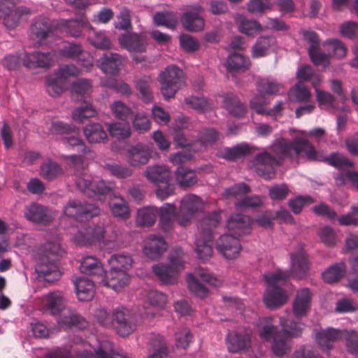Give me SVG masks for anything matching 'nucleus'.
Instances as JSON below:
<instances>
[{
  "label": "nucleus",
  "mask_w": 358,
  "mask_h": 358,
  "mask_svg": "<svg viewBox=\"0 0 358 358\" xmlns=\"http://www.w3.org/2000/svg\"><path fill=\"white\" fill-rule=\"evenodd\" d=\"M171 265L157 264L152 266V271L164 284L173 285L177 282L179 268L182 267L183 262L179 257H170Z\"/></svg>",
  "instance_id": "13"
},
{
  "label": "nucleus",
  "mask_w": 358,
  "mask_h": 358,
  "mask_svg": "<svg viewBox=\"0 0 358 358\" xmlns=\"http://www.w3.org/2000/svg\"><path fill=\"white\" fill-rule=\"evenodd\" d=\"M58 324L64 328L77 327L85 329L87 326V321L80 315L73 311H68L62 315L58 320Z\"/></svg>",
  "instance_id": "40"
},
{
  "label": "nucleus",
  "mask_w": 358,
  "mask_h": 358,
  "mask_svg": "<svg viewBox=\"0 0 358 358\" xmlns=\"http://www.w3.org/2000/svg\"><path fill=\"white\" fill-rule=\"evenodd\" d=\"M90 43L98 49L106 50L111 48V41L105 32H94L89 37Z\"/></svg>",
  "instance_id": "58"
},
{
  "label": "nucleus",
  "mask_w": 358,
  "mask_h": 358,
  "mask_svg": "<svg viewBox=\"0 0 358 358\" xmlns=\"http://www.w3.org/2000/svg\"><path fill=\"white\" fill-rule=\"evenodd\" d=\"M145 176L148 180L158 184L165 180H170L171 172L165 165H154L147 168Z\"/></svg>",
  "instance_id": "37"
},
{
  "label": "nucleus",
  "mask_w": 358,
  "mask_h": 358,
  "mask_svg": "<svg viewBox=\"0 0 358 358\" xmlns=\"http://www.w3.org/2000/svg\"><path fill=\"white\" fill-rule=\"evenodd\" d=\"M255 171L266 180H271L275 173V167L280 165L279 160L268 152H263L255 156Z\"/></svg>",
  "instance_id": "16"
},
{
  "label": "nucleus",
  "mask_w": 358,
  "mask_h": 358,
  "mask_svg": "<svg viewBox=\"0 0 358 358\" xmlns=\"http://www.w3.org/2000/svg\"><path fill=\"white\" fill-rule=\"evenodd\" d=\"M97 66L106 74L116 75L122 66V57L117 53L107 52L97 60Z\"/></svg>",
  "instance_id": "28"
},
{
  "label": "nucleus",
  "mask_w": 358,
  "mask_h": 358,
  "mask_svg": "<svg viewBox=\"0 0 358 358\" xmlns=\"http://www.w3.org/2000/svg\"><path fill=\"white\" fill-rule=\"evenodd\" d=\"M280 87V84L269 78L260 79L257 82L258 90L264 95L276 94Z\"/></svg>",
  "instance_id": "54"
},
{
  "label": "nucleus",
  "mask_w": 358,
  "mask_h": 358,
  "mask_svg": "<svg viewBox=\"0 0 358 358\" xmlns=\"http://www.w3.org/2000/svg\"><path fill=\"white\" fill-rule=\"evenodd\" d=\"M120 45L129 52H144L146 50V37L136 33L122 34L119 37Z\"/></svg>",
  "instance_id": "24"
},
{
  "label": "nucleus",
  "mask_w": 358,
  "mask_h": 358,
  "mask_svg": "<svg viewBox=\"0 0 358 358\" xmlns=\"http://www.w3.org/2000/svg\"><path fill=\"white\" fill-rule=\"evenodd\" d=\"M112 326L120 336H127L136 329V317L127 308H116L112 315Z\"/></svg>",
  "instance_id": "11"
},
{
  "label": "nucleus",
  "mask_w": 358,
  "mask_h": 358,
  "mask_svg": "<svg viewBox=\"0 0 358 358\" xmlns=\"http://www.w3.org/2000/svg\"><path fill=\"white\" fill-rule=\"evenodd\" d=\"M71 162L75 167L82 169L83 171L76 175V185L77 188L88 197L103 196L109 194L113 187L103 180L94 181L92 176L83 169V159L80 155H73L69 157Z\"/></svg>",
  "instance_id": "3"
},
{
  "label": "nucleus",
  "mask_w": 358,
  "mask_h": 358,
  "mask_svg": "<svg viewBox=\"0 0 358 358\" xmlns=\"http://www.w3.org/2000/svg\"><path fill=\"white\" fill-rule=\"evenodd\" d=\"M100 209L94 204L78 200H70L64 208V213L76 220L83 222L99 215Z\"/></svg>",
  "instance_id": "10"
},
{
  "label": "nucleus",
  "mask_w": 358,
  "mask_h": 358,
  "mask_svg": "<svg viewBox=\"0 0 358 358\" xmlns=\"http://www.w3.org/2000/svg\"><path fill=\"white\" fill-rule=\"evenodd\" d=\"M311 294L308 288H303L296 294L293 303V313L296 318L306 315L310 307Z\"/></svg>",
  "instance_id": "31"
},
{
  "label": "nucleus",
  "mask_w": 358,
  "mask_h": 358,
  "mask_svg": "<svg viewBox=\"0 0 358 358\" xmlns=\"http://www.w3.org/2000/svg\"><path fill=\"white\" fill-rule=\"evenodd\" d=\"M272 151L280 159L292 157L294 151L297 156L303 153L308 160H320L319 155L312 143L301 138H296L293 141L279 139L272 146Z\"/></svg>",
  "instance_id": "5"
},
{
  "label": "nucleus",
  "mask_w": 358,
  "mask_h": 358,
  "mask_svg": "<svg viewBox=\"0 0 358 358\" xmlns=\"http://www.w3.org/2000/svg\"><path fill=\"white\" fill-rule=\"evenodd\" d=\"M80 270L86 275L98 277L101 280L105 273L103 264L99 259L93 256L84 257L80 263Z\"/></svg>",
  "instance_id": "33"
},
{
  "label": "nucleus",
  "mask_w": 358,
  "mask_h": 358,
  "mask_svg": "<svg viewBox=\"0 0 358 358\" xmlns=\"http://www.w3.org/2000/svg\"><path fill=\"white\" fill-rule=\"evenodd\" d=\"M215 248L227 259L237 258L242 249L238 238L230 234L222 235L216 241Z\"/></svg>",
  "instance_id": "18"
},
{
  "label": "nucleus",
  "mask_w": 358,
  "mask_h": 358,
  "mask_svg": "<svg viewBox=\"0 0 358 358\" xmlns=\"http://www.w3.org/2000/svg\"><path fill=\"white\" fill-rule=\"evenodd\" d=\"M58 52V57L59 56L73 59L79 57L83 53V50L80 45L78 43H71L64 45L60 49Z\"/></svg>",
  "instance_id": "62"
},
{
  "label": "nucleus",
  "mask_w": 358,
  "mask_h": 358,
  "mask_svg": "<svg viewBox=\"0 0 358 358\" xmlns=\"http://www.w3.org/2000/svg\"><path fill=\"white\" fill-rule=\"evenodd\" d=\"M103 168L110 175L119 179L126 178L132 174L131 169L115 162L107 163L103 166Z\"/></svg>",
  "instance_id": "50"
},
{
  "label": "nucleus",
  "mask_w": 358,
  "mask_h": 358,
  "mask_svg": "<svg viewBox=\"0 0 358 358\" xmlns=\"http://www.w3.org/2000/svg\"><path fill=\"white\" fill-rule=\"evenodd\" d=\"M329 165L337 169H343L344 167H352L353 163L348 159L337 152L331 153L329 157L325 159Z\"/></svg>",
  "instance_id": "61"
},
{
  "label": "nucleus",
  "mask_w": 358,
  "mask_h": 358,
  "mask_svg": "<svg viewBox=\"0 0 358 358\" xmlns=\"http://www.w3.org/2000/svg\"><path fill=\"white\" fill-rule=\"evenodd\" d=\"M187 281L191 292L200 298L207 296L208 293L207 288L202 285L193 274H189L187 275Z\"/></svg>",
  "instance_id": "57"
},
{
  "label": "nucleus",
  "mask_w": 358,
  "mask_h": 358,
  "mask_svg": "<svg viewBox=\"0 0 358 358\" xmlns=\"http://www.w3.org/2000/svg\"><path fill=\"white\" fill-rule=\"evenodd\" d=\"M150 157L148 148L141 143L131 146L127 150V161L132 166L147 164Z\"/></svg>",
  "instance_id": "30"
},
{
  "label": "nucleus",
  "mask_w": 358,
  "mask_h": 358,
  "mask_svg": "<svg viewBox=\"0 0 358 358\" xmlns=\"http://www.w3.org/2000/svg\"><path fill=\"white\" fill-rule=\"evenodd\" d=\"M59 24L44 16H38L33 19L30 28L29 36L31 40L38 43L44 42L55 36Z\"/></svg>",
  "instance_id": "9"
},
{
  "label": "nucleus",
  "mask_w": 358,
  "mask_h": 358,
  "mask_svg": "<svg viewBox=\"0 0 358 358\" xmlns=\"http://www.w3.org/2000/svg\"><path fill=\"white\" fill-rule=\"evenodd\" d=\"M108 129L111 136L117 138H127L131 135L130 127L127 122L108 124Z\"/></svg>",
  "instance_id": "49"
},
{
  "label": "nucleus",
  "mask_w": 358,
  "mask_h": 358,
  "mask_svg": "<svg viewBox=\"0 0 358 358\" xmlns=\"http://www.w3.org/2000/svg\"><path fill=\"white\" fill-rule=\"evenodd\" d=\"M254 148L245 143L234 147H226L218 152V157L229 161H235L252 152Z\"/></svg>",
  "instance_id": "32"
},
{
  "label": "nucleus",
  "mask_w": 358,
  "mask_h": 358,
  "mask_svg": "<svg viewBox=\"0 0 358 358\" xmlns=\"http://www.w3.org/2000/svg\"><path fill=\"white\" fill-rule=\"evenodd\" d=\"M289 275L288 271L282 270H277L273 273L264 275V280L268 285L264 296V302L266 307L274 309L286 303L287 295L281 286L286 283Z\"/></svg>",
  "instance_id": "6"
},
{
  "label": "nucleus",
  "mask_w": 358,
  "mask_h": 358,
  "mask_svg": "<svg viewBox=\"0 0 358 358\" xmlns=\"http://www.w3.org/2000/svg\"><path fill=\"white\" fill-rule=\"evenodd\" d=\"M154 22L157 26H164L173 29L178 24V17L173 12H158L153 17Z\"/></svg>",
  "instance_id": "46"
},
{
  "label": "nucleus",
  "mask_w": 358,
  "mask_h": 358,
  "mask_svg": "<svg viewBox=\"0 0 358 358\" xmlns=\"http://www.w3.org/2000/svg\"><path fill=\"white\" fill-rule=\"evenodd\" d=\"M18 2L19 0H0V18L9 29L15 28L23 17L31 13L26 6H17Z\"/></svg>",
  "instance_id": "8"
},
{
  "label": "nucleus",
  "mask_w": 358,
  "mask_h": 358,
  "mask_svg": "<svg viewBox=\"0 0 358 358\" xmlns=\"http://www.w3.org/2000/svg\"><path fill=\"white\" fill-rule=\"evenodd\" d=\"M223 106L229 114L241 117L245 113V107L241 103L236 95L232 93L225 94L223 96Z\"/></svg>",
  "instance_id": "36"
},
{
  "label": "nucleus",
  "mask_w": 358,
  "mask_h": 358,
  "mask_svg": "<svg viewBox=\"0 0 358 358\" xmlns=\"http://www.w3.org/2000/svg\"><path fill=\"white\" fill-rule=\"evenodd\" d=\"M108 263L111 268L124 269L126 271L131 267L133 260L129 254L120 253L110 257Z\"/></svg>",
  "instance_id": "47"
},
{
  "label": "nucleus",
  "mask_w": 358,
  "mask_h": 358,
  "mask_svg": "<svg viewBox=\"0 0 358 358\" xmlns=\"http://www.w3.org/2000/svg\"><path fill=\"white\" fill-rule=\"evenodd\" d=\"M110 208L115 217L127 219L129 216V208L125 200L121 196H115L114 200H111Z\"/></svg>",
  "instance_id": "51"
},
{
  "label": "nucleus",
  "mask_w": 358,
  "mask_h": 358,
  "mask_svg": "<svg viewBox=\"0 0 358 358\" xmlns=\"http://www.w3.org/2000/svg\"><path fill=\"white\" fill-rule=\"evenodd\" d=\"M130 280V275L124 269L111 268L105 272L99 283L118 292L127 286Z\"/></svg>",
  "instance_id": "19"
},
{
  "label": "nucleus",
  "mask_w": 358,
  "mask_h": 358,
  "mask_svg": "<svg viewBox=\"0 0 358 358\" xmlns=\"http://www.w3.org/2000/svg\"><path fill=\"white\" fill-rule=\"evenodd\" d=\"M151 80L149 77L139 79L136 83L141 99L145 103H150L152 99V94L150 90Z\"/></svg>",
  "instance_id": "59"
},
{
  "label": "nucleus",
  "mask_w": 358,
  "mask_h": 358,
  "mask_svg": "<svg viewBox=\"0 0 358 358\" xmlns=\"http://www.w3.org/2000/svg\"><path fill=\"white\" fill-rule=\"evenodd\" d=\"M252 331L249 329H240L229 332L227 337V345L229 351L238 353L247 351L251 347Z\"/></svg>",
  "instance_id": "15"
},
{
  "label": "nucleus",
  "mask_w": 358,
  "mask_h": 358,
  "mask_svg": "<svg viewBox=\"0 0 358 358\" xmlns=\"http://www.w3.org/2000/svg\"><path fill=\"white\" fill-rule=\"evenodd\" d=\"M62 141L67 148L76 150L83 155L90 152V148L86 146L81 139L80 131L76 127L73 128L71 134L63 136Z\"/></svg>",
  "instance_id": "35"
},
{
  "label": "nucleus",
  "mask_w": 358,
  "mask_h": 358,
  "mask_svg": "<svg viewBox=\"0 0 358 358\" xmlns=\"http://www.w3.org/2000/svg\"><path fill=\"white\" fill-rule=\"evenodd\" d=\"M159 227L164 232H169L173 229L175 220H178V213L174 204L165 203L158 208Z\"/></svg>",
  "instance_id": "26"
},
{
  "label": "nucleus",
  "mask_w": 358,
  "mask_h": 358,
  "mask_svg": "<svg viewBox=\"0 0 358 358\" xmlns=\"http://www.w3.org/2000/svg\"><path fill=\"white\" fill-rule=\"evenodd\" d=\"M203 8L199 5L194 6L192 11L182 14L180 21L183 27L189 31H199L204 27L205 22L201 15Z\"/></svg>",
  "instance_id": "22"
},
{
  "label": "nucleus",
  "mask_w": 358,
  "mask_h": 358,
  "mask_svg": "<svg viewBox=\"0 0 358 358\" xmlns=\"http://www.w3.org/2000/svg\"><path fill=\"white\" fill-rule=\"evenodd\" d=\"M110 110L116 118L124 122H127L132 116L131 110L120 101L113 102Z\"/></svg>",
  "instance_id": "56"
},
{
  "label": "nucleus",
  "mask_w": 358,
  "mask_h": 358,
  "mask_svg": "<svg viewBox=\"0 0 358 358\" xmlns=\"http://www.w3.org/2000/svg\"><path fill=\"white\" fill-rule=\"evenodd\" d=\"M150 344L154 347H158V349L149 357V358H166L167 356V349L164 346V339L162 336L158 334H152L150 338Z\"/></svg>",
  "instance_id": "60"
},
{
  "label": "nucleus",
  "mask_w": 358,
  "mask_h": 358,
  "mask_svg": "<svg viewBox=\"0 0 358 358\" xmlns=\"http://www.w3.org/2000/svg\"><path fill=\"white\" fill-rule=\"evenodd\" d=\"M176 180L180 187H190L198 182L195 172L183 166H179L176 171Z\"/></svg>",
  "instance_id": "39"
},
{
  "label": "nucleus",
  "mask_w": 358,
  "mask_h": 358,
  "mask_svg": "<svg viewBox=\"0 0 358 358\" xmlns=\"http://www.w3.org/2000/svg\"><path fill=\"white\" fill-rule=\"evenodd\" d=\"M345 268V264L343 262L335 264L323 272L322 278L327 283H334L344 276Z\"/></svg>",
  "instance_id": "44"
},
{
  "label": "nucleus",
  "mask_w": 358,
  "mask_h": 358,
  "mask_svg": "<svg viewBox=\"0 0 358 358\" xmlns=\"http://www.w3.org/2000/svg\"><path fill=\"white\" fill-rule=\"evenodd\" d=\"M220 211H215L205 215L200 222V232L196 238L195 251L198 258L206 261L213 254V229L220 222Z\"/></svg>",
  "instance_id": "4"
},
{
  "label": "nucleus",
  "mask_w": 358,
  "mask_h": 358,
  "mask_svg": "<svg viewBox=\"0 0 358 358\" xmlns=\"http://www.w3.org/2000/svg\"><path fill=\"white\" fill-rule=\"evenodd\" d=\"M62 251L59 241H48L40 249L39 257L35 266L38 278L47 282L57 280L61 273L57 263Z\"/></svg>",
  "instance_id": "2"
},
{
  "label": "nucleus",
  "mask_w": 358,
  "mask_h": 358,
  "mask_svg": "<svg viewBox=\"0 0 358 358\" xmlns=\"http://www.w3.org/2000/svg\"><path fill=\"white\" fill-rule=\"evenodd\" d=\"M276 44L275 37L272 36H261L252 47V55L255 58H260L266 56L270 49Z\"/></svg>",
  "instance_id": "38"
},
{
  "label": "nucleus",
  "mask_w": 358,
  "mask_h": 358,
  "mask_svg": "<svg viewBox=\"0 0 358 358\" xmlns=\"http://www.w3.org/2000/svg\"><path fill=\"white\" fill-rule=\"evenodd\" d=\"M76 294L80 301L91 300L94 294V284L91 280L80 277L74 282Z\"/></svg>",
  "instance_id": "34"
},
{
  "label": "nucleus",
  "mask_w": 358,
  "mask_h": 358,
  "mask_svg": "<svg viewBox=\"0 0 358 358\" xmlns=\"http://www.w3.org/2000/svg\"><path fill=\"white\" fill-rule=\"evenodd\" d=\"M41 306L44 310L51 315H58L65 308L64 297L58 291L49 292L42 297Z\"/></svg>",
  "instance_id": "27"
},
{
  "label": "nucleus",
  "mask_w": 358,
  "mask_h": 358,
  "mask_svg": "<svg viewBox=\"0 0 358 358\" xmlns=\"http://www.w3.org/2000/svg\"><path fill=\"white\" fill-rule=\"evenodd\" d=\"M347 331L346 330L341 331L329 327L317 332L316 340L324 350L329 351L331 349L334 343L342 338H345Z\"/></svg>",
  "instance_id": "25"
},
{
  "label": "nucleus",
  "mask_w": 358,
  "mask_h": 358,
  "mask_svg": "<svg viewBox=\"0 0 358 358\" xmlns=\"http://www.w3.org/2000/svg\"><path fill=\"white\" fill-rule=\"evenodd\" d=\"M167 244L162 236H150L143 247L144 255L151 259H157L166 250Z\"/></svg>",
  "instance_id": "29"
},
{
  "label": "nucleus",
  "mask_w": 358,
  "mask_h": 358,
  "mask_svg": "<svg viewBox=\"0 0 358 358\" xmlns=\"http://www.w3.org/2000/svg\"><path fill=\"white\" fill-rule=\"evenodd\" d=\"M289 96L295 101L305 102L310 99V92L302 83L299 82L289 91Z\"/></svg>",
  "instance_id": "55"
},
{
  "label": "nucleus",
  "mask_w": 358,
  "mask_h": 358,
  "mask_svg": "<svg viewBox=\"0 0 358 358\" xmlns=\"http://www.w3.org/2000/svg\"><path fill=\"white\" fill-rule=\"evenodd\" d=\"M203 206V202L197 195L189 194L185 196L178 212V224L183 227L188 225L193 215L200 211Z\"/></svg>",
  "instance_id": "12"
},
{
  "label": "nucleus",
  "mask_w": 358,
  "mask_h": 358,
  "mask_svg": "<svg viewBox=\"0 0 358 358\" xmlns=\"http://www.w3.org/2000/svg\"><path fill=\"white\" fill-rule=\"evenodd\" d=\"M281 331H277L272 317H266L259 320V336L263 341H270L273 339L272 350L273 353L281 357L289 351L288 341L292 338L300 336L303 329V324L293 320L280 318Z\"/></svg>",
  "instance_id": "1"
},
{
  "label": "nucleus",
  "mask_w": 358,
  "mask_h": 358,
  "mask_svg": "<svg viewBox=\"0 0 358 358\" xmlns=\"http://www.w3.org/2000/svg\"><path fill=\"white\" fill-rule=\"evenodd\" d=\"M24 216L28 221L43 226L49 225L55 219L50 208L35 202L24 207Z\"/></svg>",
  "instance_id": "14"
},
{
  "label": "nucleus",
  "mask_w": 358,
  "mask_h": 358,
  "mask_svg": "<svg viewBox=\"0 0 358 358\" xmlns=\"http://www.w3.org/2000/svg\"><path fill=\"white\" fill-rule=\"evenodd\" d=\"M318 236L321 241L328 247H333L336 244L337 238L335 231L329 226L321 228L318 231Z\"/></svg>",
  "instance_id": "63"
},
{
  "label": "nucleus",
  "mask_w": 358,
  "mask_h": 358,
  "mask_svg": "<svg viewBox=\"0 0 358 358\" xmlns=\"http://www.w3.org/2000/svg\"><path fill=\"white\" fill-rule=\"evenodd\" d=\"M250 218L243 214L232 215L227 222V227L230 235L238 237L250 232Z\"/></svg>",
  "instance_id": "23"
},
{
  "label": "nucleus",
  "mask_w": 358,
  "mask_h": 358,
  "mask_svg": "<svg viewBox=\"0 0 358 358\" xmlns=\"http://www.w3.org/2000/svg\"><path fill=\"white\" fill-rule=\"evenodd\" d=\"M58 60V52L52 50L48 52L35 51L26 54L22 59L23 64L29 68H49Z\"/></svg>",
  "instance_id": "17"
},
{
  "label": "nucleus",
  "mask_w": 358,
  "mask_h": 358,
  "mask_svg": "<svg viewBox=\"0 0 358 358\" xmlns=\"http://www.w3.org/2000/svg\"><path fill=\"white\" fill-rule=\"evenodd\" d=\"M219 138V133L214 129L203 128L198 135V142L203 148L213 145Z\"/></svg>",
  "instance_id": "53"
},
{
  "label": "nucleus",
  "mask_w": 358,
  "mask_h": 358,
  "mask_svg": "<svg viewBox=\"0 0 358 358\" xmlns=\"http://www.w3.org/2000/svg\"><path fill=\"white\" fill-rule=\"evenodd\" d=\"M239 31L246 35L250 36L257 31H261V24L256 20L243 19L239 24Z\"/></svg>",
  "instance_id": "64"
},
{
  "label": "nucleus",
  "mask_w": 358,
  "mask_h": 358,
  "mask_svg": "<svg viewBox=\"0 0 358 358\" xmlns=\"http://www.w3.org/2000/svg\"><path fill=\"white\" fill-rule=\"evenodd\" d=\"M62 172L60 166L51 160L44 162L41 166V176L48 180L56 178Z\"/></svg>",
  "instance_id": "48"
},
{
  "label": "nucleus",
  "mask_w": 358,
  "mask_h": 358,
  "mask_svg": "<svg viewBox=\"0 0 358 358\" xmlns=\"http://www.w3.org/2000/svg\"><path fill=\"white\" fill-rule=\"evenodd\" d=\"M158 208L155 206H148L141 208L137 212L136 223L142 227L152 226L156 221Z\"/></svg>",
  "instance_id": "43"
},
{
  "label": "nucleus",
  "mask_w": 358,
  "mask_h": 358,
  "mask_svg": "<svg viewBox=\"0 0 358 358\" xmlns=\"http://www.w3.org/2000/svg\"><path fill=\"white\" fill-rule=\"evenodd\" d=\"M291 274L296 278H303L310 269V263L303 248L300 245L299 250L290 255Z\"/></svg>",
  "instance_id": "21"
},
{
  "label": "nucleus",
  "mask_w": 358,
  "mask_h": 358,
  "mask_svg": "<svg viewBox=\"0 0 358 358\" xmlns=\"http://www.w3.org/2000/svg\"><path fill=\"white\" fill-rule=\"evenodd\" d=\"M83 132L85 138L90 143H100L107 138V134L99 123L87 124Z\"/></svg>",
  "instance_id": "42"
},
{
  "label": "nucleus",
  "mask_w": 358,
  "mask_h": 358,
  "mask_svg": "<svg viewBox=\"0 0 358 358\" xmlns=\"http://www.w3.org/2000/svg\"><path fill=\"white\" fill-rule=\"evenodd\" d=\"M250 65V59L239 53L230 55L225 64V66L229 73H237L245 71L248 69Z\"/></svg>",
  "instance_id": "41"
},
{
  "label": "nucleus",
  "mask_w": 358,
  "mask_h": 358,
  "mask_svg": "<svg viewBox=\"0 0 358 358\" xmlns=\"http://www.w3.org/2000/svg\"><path fill=\"white\" fill-rule=\"evenodd\" d=\"M45 83L47 92L51 96H57L64 91L66 82L57 73L47 77Z\"/></svg>",
  "instance_id": "45"
},
{
  "label": "nucleus",
  "mask_w": 358,
  "mask_h": 358,
  "mask_svg": "<svg viewBox=\"0 0 358 358\" xmlns=\"http://www.w3.org/2000/svg\"><path fill=\"white\" fill-rule=\"evenodd\" d=\"M105 229L103 224H97L78 231L73 237L75 243L80 245H91L101 242L104 238Z\"/></svg>",
  "instance_id": "20"
},
{
  "label": "nucleus",
  "mask_w": 358,
  "mask_h": 358,
  "mask_svg": "<svg viewBox=\"0 0 358 358\" xmlns=\"http://www.w3.org/2000/svg\"><path fill=\"white\" fill-rule=\"evenodd\" d=\"M161 92L166 100L174 97L184 85V73L178 67L168 66L159 76Z\"/></svg>",
  "instance_id": "7"
},
{
  "label": "nucleus",
  "mask_w": 358,
  "mask_h": 358,
  "mask_svg": "<svg viewBox=\"0 0 358 358\" xmlns=\"http://www.w3.org/2000/svg\"><path fill=\"white\" fill-rule=\"evenodd\" d=\"M96 111L89 103L85 101L83 105L78 107L73 113V119L78 122H83L85 120L95 116Z\"/></svg>",
  "instance_id": "52"
}]
</instances>
